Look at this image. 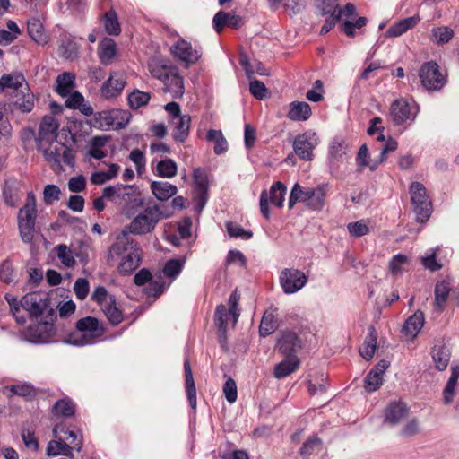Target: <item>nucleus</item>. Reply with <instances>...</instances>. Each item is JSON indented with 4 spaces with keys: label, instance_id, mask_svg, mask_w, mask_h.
<instances>
[{
    "label": "nucleus",
    "instance_id": "603ef678",
    "mask_svg": "<svg viewBox=\"0 0 459 459\" xmlns=\"http://www.w3.org/2000/svg\"><path fill=\"white\" fill-rule=\"evenodd\" d=\"M127 99L130 108L133 109H137L143 106L147 105L151 99V95L148 92L134 90L128 95Z\"/></svg>",
    "mask_w": 459,
    "mask_h": 459
},
{
    "label": "nucleus",
    "instance_id": "bb28decb",
    "mask_svg": "<svg viewBox=\"0 0 459 459\" xmlns=\"http://www.w3.org/2000/svg\"><path fill=\"white\" fill-rule=\"evenodd\" d=\"M418 15L411 16L400 20L393 24L385 32L387 37H399L405 33L407 30L414 28L420 22Z\"/></svg>",
    "mask_w": 459,
    "mask_h": 459
},
{
    "label": "nucleus",
    "instance_id": "8fccbe9b",
    "mask_svg": "<svg viewBox=\"0 0 459 459\" xmlns=\"http://www.w3.org/2000/svg\"><path fill=\"white\" fill-rule=\"evenodd\" d=\"M157 172L160 177L171 178L177 175L178 166L172 159H165L157 164Z\"/></svg>",
    "mask_w": 459,
    "mask_h": 459
},
{
    "label": "nucleus",
    "instance_id": "473e14b6",
    "mask_svg": "<svg viewBox=\"0 0 459 459\" xmlns=\"http://www.w3.org/2000/svg\"><path fill=\"white\" fill-rule=\"evenodd\" d=\"M184 371H185V381H186V392L190 406L193 409L196 407V390L193 372L188 359L184 361Z\"/></svg>",
    "mask_w": 459,
    "mask_h": 459
},
{
    "label": "nucleus",
    "instance_id": "6e6552de",
    "mask_svg": "<svg viewBox=\"0 0 459 459\" xmlns=\"http://www.w3.org/2000/svg\"><path fill=\"white\" fill-rule=\"evenodd\" d=\"M318 144L316 133L307 131L298 134L293 141V149L296 155L302 160L309 161L314 158L313 151Z\"/></svg>",
    "mask_w": 459,
    "mask_h": 459
},
{
    "label": "nucleus",
    "instance_id": "774afa93",
    "mask_svg": "<svg viewBox=\"0 0 459 459\" xmlns=\"http://www.w3.org/2000/svg\"><path fill=\"white\" fill-rule=\"evenodd\" d=\"M195 190L208 189V176L206 171L202 168L194 170Z\"/></svg>",
    "mask_w": 459,
    "mask_h": 459
},
{
    "label": "nucleus",
    "instance_id": "3c124183",
    "mask_svg": "<svg viewBox=\"0 0 459 459\" xmlns=\"http://www.w3.org/2000/svg\"><path fill=\"white\" fill-rule=\"evenodd\" d=\"M10 392V396L18 395L31 400L36 396L35 388L29 384L12 385L6 387Z\"/></svg>",
    "mask_w": 459,
    "mask_h": 459
},
{
    "label": "nucleus",
    "instance_id": "f3484780",
    "mask_svg": "<svg viewBox=\"0 0 459 459\" xmlns=\"http://www.w3.org/2000/svg\"><path fill=\"white\" fill-rule=\"evenodd\" d=\"M389 115L395 126H400L407 120L414 119L411 108L404 99H398L392 102L389 109Z\"/></svg>",
    "mask_w": 459,
    "mask_h": 459
},
{
    "label": "nucleus",
    "instance_id": "dca6fc26",
    "mask_svg": "<svg viewBox=\"0 0 459 459\" xmlns=\"http://www.w3.org/2000/svg\"><path fill=\"white\" fill-rule=\"evenodd\" d=\"M172 53L179 60L186 63V66L196 63L202 56L200 48H193L191 43L184 39L177 41L173 46Z\"/></svg>",
    "mask_w": 459,
    "mask_h": 459
},
{
    "label": "nucleus",
    "instance_id": "f03ea898",
    "mask_svg": "<svg viewBox=\"0 0 459 459\" xmlns=\"http://www.w3.org/2000/svg\"><path fill=\"white\" fill-rule=\"evenodd\" d=\"M76 329L82 333L79 337L70 335L67 342L76 346H84L93 343V340L103 335L105 328L102 324L93 316H86L76 322Z\"/></svg>",
    "mask_w": 459,
    "mask_h": 459
},
{
    "label": "nucleus",
    "instance_id": "9b49d317",
    "mask_svg": "<svg viewBox=\"0 0 459 459\" xmlns=\"http://www.w3.org/2000/svg\"><path fill=\"white\" fill-rule=\"evenodd\" d=\"M307 282L306 274L295 268H285L280 274V284L286 294H293Z\"/></svg>",
    "mask_w": 459,
    "mask_h": 459
},
{
    "label": "nucleus",
    "instance_id": "6e6d98bb",
    "mask_svg": "<svg viewBox=\"0 0 459 459\" xmlns=\"http://www.w3.org/2000/svg\"><path fill=\"white\" fill-rule=\"evenodd\" d=\"M1 78L4 85L6 88L13 89L15 92L24 87L25 78L22 74H4Z\"/></svg>",
    "mask_w": 459,
    "mask_h": 459
},
{
    "label": "nucleus",
    "instance_id": "6ab92c4d",
    "mask_svg": "<svg viewBox=\"0 0 459 459\" xmlns=\"http://www.w3.org/2000/svg\"><path fill=\"white\" fill-rule=\"evenodd\" d=\"M128 231L125 229L122 231V235L119 236L116 242L110 247V255L117 256H124L128 253H131V250L140 249L137 247L136 242L128 237Z\"/></svg>",
    "mask_w": 459,
    "mask_h": 459
},
{
    "label": "nucleus",
    "instance_id": "9d476101",
    "mask_svg": "<svg viewBox=\"0 0 459 459\" xmlns=\"http://www.w3.org/2000/svg\"><path fill=\"white\" fill-rule=\"evenodd\" d=\"M23 309L28 311L31 317L38 318L49 307V299L46 293L30 292L24 295L20 300Z\"/></svg>",
    "mask_w": 459,
    "mask_h": 459
},
{
    "label": "nucleus",
    "instance_id": "1a4fd4ad",
    "mask_svg": "<svg viewBox=\"0 0 459 459\" xmlns=\"http://www.w3.org/2000/svg\"><path fill=\"white\" fill-rule=\"evenodd\" d=\"M286 190V186L278 181L271 186L269 194L266 190L262 191L259 206L260 212L265 219L270 218L269 201L277 207H281Z\"/></svg>",
    "mask_w": 459,
    "mask_h": 459
},
{
    "label": "nucleus",
    "instance_id": "052dcab7",
    "mask_svg": "<svg viewBox=\"0 0 459 459\" xmlns=\"http://www.w3.org/2000/svg\"><path fill=\"white\" fill-rule=\"evenodd\" d=\"M382 382L383 376L371 369L365 377V388L368 392H375L382 385Z\"/></svg>",
    "mask_w": 459,
    "mask_h": 459
},
{
    "label": "nucleus",
    "instance_id": "a878e982",
    "mask_svg": "<svg viewBox=\"0 0 459 459\" xmlns=\"http://www.w3.org/2000/svg\"><path fill=\"white\" fill-rule=\"evenodd\" d=\"M424 323L425 318L423 312L421 310H417L405 321L403 331L406 335L415 338L422 329Z\"/></svg>",
    "mask_w": 459,
    "mask_h": 459
},
{
    "label": "nucleus",
    "instance_id": "ea45409f",
    "mask_svg": "<svg viewBox=\"0 0 459 459\" xmlns=\"http://www.w3.org/2000/svg\"><path fill=\"white\" fill-rule=\"evenodd\" d=\"M101 309L113 325H117L124 320L123 312L117 307L114 297L109 298L108 303L101 307Z\"/></svg>",
    "mask_w": 459,
    "mask_h": 459
},
{
    "label": "nucleus",
    "instance_id": "a18cd8bd",
    "mask_svg": "<svg viewBox=\"0 0 459 459\" xmlns=\"http://www.w3.org/2000/svg\"><path fill=\"white\" fill-rule=\"evenodd\" d=\"M206 137L208 141L214 142V152L216 154H221L227 151L228 143L221 130L210 129Z\"/></svg>",
    "mask_w": 459,
    "mask_h": 459
},
{
    "label": "nucleus",
    "instance_id": "79ce46f5",
    "mask_svg": "<svg viewBox=\"0 0 459 459\" xmlns=\"http://www.w3.org/2000/svg\"><path fill=\"white\" fill-rule=\"evenodd\" d=\"M311 193L313 194L312 188L308 187L303 189L299 184H295L290 195L288 202L289 209H292L297 202L308 203Z\"/></svg>",
    "mask_w": 459,
    "mask_h": 459
},
{
    "label": "nucleus",
    "instance_id": "aec40b11",
    "mask_svg": "<svg viewBox=\"0 0 459 459\" xmlns=\"http://www.w3.org/2000/svg\"><path fill=\"white\" fill-rule=\"evenodd\" d=\"M13 106L22 113H29L34 108V95L30 92L28 83L15 92Z\"/></svg>",
    "mask_w": 459,
    "mask_h": 459
},
{
    "label": "nucleus",
    "instance_id": "2f4dec72",
    "mask_svg": "<svg viewBox=\"0 0 459 459\" xmlns=\"http://www.w3.org/2000/svg\"><path fill=\"white\" fill-rule=\"evenodd\" d=\"M56 91L62 97H67L75 86V75L70 72H63L56 80Z\"/></svg>",
    "mask_w": 459,
    "mask_h": 459
},
{
    "label": "nucleus",
    "instance_id": "a19ab883",
    "mask_svg": "<svg viewBox=\"0 0 459 459\" xmlns=\"http://www.w3.org/2000/svg\"><path fill=\"white\" fill-rule=\"evenodd\" d=\"M191 117L188 115H184L176 118L174 139L178 142H184L189 134Z\"/></svg>",
    "mask_w": 459,
    "mask_h": 459
},
{
    "label": "nucleus",
    "instance_id": "39448f33",
    "mask_svg": "<svg viewBox=\"0 0 459 459\" xmlns=\"http://www.w3.org/2000/svg\"><path fill=\"white\" fill-rule=\"evenodd\" d=\"M103 197L107 199L119 198L125 203H132L133 207H141L143 204L139 193L135 192L134 186L117 184L103 189Z\"/></svg>",
    "mask_w": 459,
    "mask_h": 459
},
{
    "label": "nucleus",
    "instance_id": "c85d7f7f",
    "mask_svg": "<svg viewBox=\"0 0 459 459\" xmlns=\"http://www.w3.org/2000/svg\"><path fill=\"white\" fill-rule=\"evenodd\" d=\"M141 249L131 250L126 255L122 256V261L118 265V271L121 273L128 274L137 269L141 264Z\"/></svg>",
    "mask_w": 459,
    "mask_h": 459
},
{
    "label": "nucleus",
    "instance_id": "37998d69",
    "mask_svg": "<svg viewBox=\"0 0 459 459\" xmlns=\"http://www.w3.org/2000/svg\"><path fill=\"white\" fill-rule=\"evenodd\" d=\"M356 162L359 166V171L361 172L366 167H368L370 170H375L379 163V160H370L368 149L366 144H363L359 147V152L356 156Z\"/></svg>",
    "mask_w": 459,
    "mask_h": 459
},
{
    "label": "nucleus",
    "instance_id": "864d4df0",
    "mask_svg": "<svg viewBox=\"0 0 459 459\" xmlns=\"http://www.w3.org/2000/svg\"><path fill=\"white\" fill-rule=\"evenodd\" d=\"M310 199L308 200L307 205L313 210H320L325 204V187L324 186H318L316 188H312Z\"/></svg>",
    "mask_w": 459,
    "mask_h": 459
},
{
    "label": "nucleus",
    "instance_id": "5fc2aeb1",
    "mask_svg": "<svg viewBox=\"0 0 459 459\" xmlns=\"http://www.w3.org/2000/svg\"><path fill=\"white\" fill-rule=\"evenodd\" d=\"M56 255L61 263L66 267H73L75 260L72 250L65 244H59L55 247Z\"/></svg>",
    "mask_w": 459,
    "mask_h": 459
},
{
    "label": "nucleus",
    "instance_id": "ddd939ff",
    "mask_svg": "<svg viewBox=\"0 0 459 459\" xmlns=\"http://www.w3.org/2000/svg\"><path fill=\"white\" fill-rule=\"evenodd\" d=\"M50 145L43 151V156L48 162L54 163L57 168L61 167V161L65 164L73 166L74 163V155L71 148L67 147L62 143H57Z\"/></svg>",
    "mask_w": 459,
    "mask_h": 459
},
{
    "label": "nucleus",
    "instance_id": "e2e57ef3",
    "mask_svg": "<svg viewBox=\"0 0 459 459\" xmlns=\"http://www.w3.org/2000/svg\"><path fill=\"white\" fill-rule=\"evenodd\" d=\"M228 234L233 238H241L243 239H249L253 237V232L245 230L240 225L229 221L226 223Z\"/></svg>",
    "mask_w": 459,
    "mask_h": 459
},
{
    "label": "nucleus",
    "instance_id": "c756f323",
    "mask_svg": "<svg viewBox=\"0 0 459 459\" xmlns=\"http://www.w3.org/2000/svg\"><path fill=\"white\" fill-rule=\"evenodd\" d=\"M117 53V44L112 39L105 38L98 47V56L102 65H109Z\"/></svg>",
    "mask_w": 459,
    "mask_h": 459
},
{
    "label": "nucleus",
    "instance_id": "cd10ccee",
    "mask_svg": "<svg viewBox=\"0 0 459 459\" xmlns=\"http://www.w3.org/2000/svg\"><path fill=\"white\" fill-rule=\"evenodd\" d=\"M452 289L446 281H439L435 285V307L439 312L445 310L447 299L451 297Z\"/></svg>",
    "mask_w": 459,
    "mask_h": 459
},
{
    "label": "nucleus",
    "instance_id": "680f3d73",
    "mask_svg": "<svg viewBox=\"0 0 459 459\" xmlns=\"http://www.w3.org/2000/svg\"><path fill=\"white\" fill-rule=\"evenodd\" d=\"M316 8L321 15H336L339 7L338 0H316Z\"/></svg>",
    "mask_w": 459,
    "mask_h": 459
},
{
    "label": "nucleus",
    "instance_id": "0eeeda50",
    "mask_svg": "<svg viewBox=\"0 0 459 459\" xmlns=\"http://www.w3.org/2000/svg\"><path fill=\"white\" fill-rule=\"evenodd\" d=\"M422 86L428 91H438L446 84V79L436 62L425 63L420 69Z\"/></svg>",
    "mask_w": 459,
    "mask_h": 459
},
{
    "label": "nucleus",
    "instance_id": "bf43d9fd",
    "mask_svg": "<svg viewBox=\"0 0 459 459\" xmlns=\"http://www.w3.org/2000/svg\"><path fill=\"white\" fill-rule=\"evenodd\" d=\"M48 327H50V325L47 323L37 324L29 327L28 333L30 337L33 338V342H46L48 336L45 332Z\"/></svg>",
    "mask_w": 459,
    "mask_h": 459
},
{
    "label": "nucleus",
    "instance_id": "338daca9",
    "mask_svg": "<svg viewBox=\"0 0 459 459\" xmlns=\"http://www.w3.org/2000/svg\"><path fill=\"white\" fill-rule=\"evenodd\" d=\"M408 263V257L405 255L398 254L389 261L388 268L393 275H397L402 271V266Z\"/></svg>",
    "mask_w": 459,
    "mask_h": 459
},
{
    "label": "nucleus",
    "instance_id": "412c9836",
    "mask_svg": "<svg viewBox=\"0 0 459 459\" xmlns=\"http://www.w3.org/2000/svg\"><path fill=\"white\" fill-rule=\"evenodd\" d=\"M163 91L170 93L173 99L181 98L185 92L183 77L178 73L170 71L163 82Z\"/></svg>",
    "mask_w": 459,
    "mask_h": 459
},
{
    "label": "nucleus",
    "instance_id": "4d7b16f0",
    "mask_svg": "<svg viewBox=\"0 0 459 459\" xmlns=\"http://www.w3.org/2000/svg\"><path fill=\"white\" fill-rule=\"evenodd\" d=\"M368 22V19L366 17H359L355 22L351 20H345L341 24V30L346 34L348 37L355 36V29H361Z\"/></svg>",
    "mask_w": 459,
    "mask_h": 459
},
{
    "label": "nucleus",
    "instance_id": "13d9d810",
    "mask_svg": "<svg viewBox=\"0 0 459 459\" xmlns=\"http://www.w3.org/2000/svg\"><path fill=\"white\" fill-rule=\"evenodd\" d=\"M347 230L351 237L360 238L369 233L368 222L359 220L347 225Z\"/></svg>",
    "mask_w": 459,
    "mask_h": 459
},
{
    "label": "nucleus",
    "instance_id": "7c9ffc66",
    "mask_svg": "<svg viewBox=\"0 0 459 459\" xmlns=\"http://www.w3.org/2000/svg\"><path fill=\"white\" fill-rule=\"evenodd\" d=\"M151 190L155 197L160 201L169 200L174 196L178 188L176 186L163 181H153L151 183Z\"/></svg>",
    "mask_w": 459,
    "mask_h": 459
},
{
    "label": "nucleus",
    "instance_id": "4be33fe9",
    "mask_svg": "<svg viewBox=\"0 0 459 459\" xmlns=\"http://www.w3.org/2000/svg\"><path fill=\"white\" fill-rule=\"evenodd\" d=\"M79 45L71 35H64L59 40L58 54L61 57L73 61L78 57Z\"/></svg>",
    "mask_w": 459,
    "mask_h": 459
},
{
    "label": "nucleus",
    "instance_id": "72a5a7b5",
    "mask_svg": "<svg viewBox=\"0 0 459 459\" xmlns=\"http://www.w3.org/2000/svg\"><path fill=\"white\" fill-rule=\"evenodd\" d=\"M451 357L450 349L445 344L436 345L432 350V359L435 368L439 371H444L449 363Z\"/></svg>",
    "mask_w": 459,
    "mask_h": 459
},
{
    "label": "nucleus",
    "instance_id": "49530a36",
    "mask_svg": "<svg viewBox=\"0 0 459 459\" xmlns=\"http://www.w3.org/2000/svg\"><path fill=\"white\" fill-rule=\"evenodd\" d=\"M105 30L109 35H118L121 32L120 24L114 10H109L103 16Z\"/></svg>",
    "mask_w": 459,
    "mask_h": 459
},
{
    "label": "nucleus",
    "instance_id": "20e7f679",
    "mask_svg": "<svg viewBox=\"0 0 459 459\" xmlns=\"http://www.w3.org/2000/svg\"><path fill=\"white\" fill-rule=\"evenodd\" d=\"M125 115L126 113L120 110H105L96 113L91 123H80L75 125L74 127L91 128V126L93 125L94 126L104 130H108L109 128L121 129L128 123V118L124 120Z\"/></svg>",
    "mask_w": 459,
    "mask_h": 459
},
{
    "label": "nucleus",
    "instance_id": "4468645a",
    "mask_svg": "<svg viewBox=\"0 0 459 459\" xmlns=\"http://www.w3.org/2000/svg\"><path fill=\"white\" fill-rule=\"evenodd\" d=\"M59 123L52 115H45L39 124L36 142L39 149L44 142L53 143L57 138Z\"/></svg>",
    "mask_w": 459,
    "mask_h": 459
},
{
    "label": "nucleus",
    "instance_id": "09e8293b",
    "mask_svg": "<svg viewBox=\"0 0 459 459\" xmlns=\"http://www.w3.org/2000/svg\"><path fill=\"white\" fill-rule=\"evenodd\" d=\"M459 378V366H453L451 368V376L444 389V401L445 403H450L452 402V396L455 392V388Z\"/></svg>",
    "mask_w": 459,
    "mask_h": 459
},
{
    "label": "nucleus",
    "instance_id": "0e129e2a",
    "mask_svg": "<svg viewBox=\"0 0 459 459\" xmlns=\"http://www.w3.org/2000/svg\"><path fill=\"white\" fill-rule=\"evenodd\" d=\"M61 191L60 188L52 184H48L44 187L43 190V200L47 205L54 204V202L60 199Z\"/></svg>",
    "mask_w": 459,
    "mask_h": 459
},
{
    "label": "nucleus",
    "instance_id": "4c0bfd02",
    "mask_svg": "<svg viewBox=\"0 0 459 459\" xmlns=\"http://www.w3.org/2000/svg\"><path fill=\"white\" fill-rule=\"evenodd\" d=\"M377 334L373 325L368 328V334L365 338L362 347L359 349L360 355L367 360H370L376 351Z\"/></svg>",
    "mask_w": 459,
    "mask_h": 459
},
{
    "label": "nucleus",
    "instance_id": "c03bdc74",
    "mask_svg": "<svg viewBox=\"0 0 459 459\" xmlns=\"http://www.w3.org/2000/svg\"><path fill=\"white\" fill-rule=\"evenodd\" d=\"M278 320L273 313L265 312L262 317L259 333L262 336L273 333L278 328Z\"/></svg>",
    "mask_w": 459,
    "mask_h": 459
},
{
    "label": "nucleus",
    "instance_id": "b1692460",
    "mask_svg": "<svg viewBox=\"0 0 459 459\" xmlns=\"http://www.w3.org/2000/svg\"><path fill=\"white\" fill-rule=\"evenodd\" d=\"M310 105L305 101H292L287 117L292 121H307L311 117Z\"/></svg>",
    "mask_w": 459,
    "mask_h": 459
},
{
    "label": "nucleus",
    "instance_id": "f704fd0d",
    "mask_svg": "<svg viewBox=\"0 0 459 459\" xmlns=\"http://www.w3.org/2000/svg\"><path fill=\"white\" fill-rule=\"evenodd\" d=\"M408 413L406 405L403 403H392L385 411V421L391 425L398 424Z\"/></svg>",
    "mask_w": 459,
    "mask_h": 459
},
{
    "label": "nucleus",
    "instance_id": "5701e85b",
    "mask_svg": "<svg viewBox=\"0 0 459 459\" xmlns=\"http://www.w3.org/2000/svg\"><path fill=\"white\" fill-rule=\"evenodd\" d=\"M64 433L67 435L66 439L69 445L76 451H81L82 447V434L81 431L69 430L65 429L63 423L56 424L53 428V436L55 438H58V435Z\"/></svg>",
    "mask_w": 459,
    "mask_h": 459
},
{
    "label": "nucleus",
    "instance_id": "c9c22d12",
    "mask_svg": "<svg viewBox=\"0 0 459 459\" xmlns=\"http://www.w3.org/2000/svg\"><path fill=\"white\" fill-rule=\"evenodd\" d=\"M73 447L64 439L58 437L48 444L47 455L48 456L65 455L73 457Z\"/></svg>",
    "mask_w": 459,
    "mask_h": 459
},
{
    "label": "nucleus",
    "instance_id": "f8f14e48",
    "mask_svg": "<svg viewBox=\"0 0 459 459\" xmlns=\"http://www.w3.org/2000/svg\"><path fill=\"white\" fill-rule=\"evenodd\" d=\"M37 210L22 206L18 214V227L22 240L24 243H32L35 232Z\"/></svg>",
    "mask_w": 459,
    "mask_h": 459
},
{
    "label": "nucleus",
    "instance_id": "423d86ee",
    "mask_svg": "<svg viewBox=\"0 0 459 459\" xmlns=\"http://www.w3.org/2000/svg\"><path fill=\"white\" fill-rule=\"evenodd\" d=\"M240 300V294L235 290L229 298V309L222 304L217 306L215 310V322L221 331L225 332L228 326V319L232 316L233 324L235 325L238 319L239 312L238 310V302Z\"/></svg>",
    "mask_w": 459,
    "mask_h": 459
},
{
    "label": "nucleus",
    "instance_id": "a211bd4d",
    "mask_svg": "<svg viewBox=\"0 0 459 459\" xmlns=\"http://www.w3.org/2000/svg\"><path fill=\"white\" fill-rule=\"evenodd\" d=\"M126 85V78L124 74L118 72H111L106 82L101 87V96L105 99L117 97L122 92Z\"/></svg>",
    "mask_w": 459,
    "mask_h": 459
},
{
    "label": "nucleus",
    "instance_id": "69168bd1",
    "mask_svg": "<svg viewBox=\"0 0 459 459\" xmlns=\"http://www.w3.org/2000/svg\"><path fill=\"white\" fill-rule=\"evenodd\" d=\"M183 264L178 259H170L169 260L164 267L163 273L169 278H174L178 276L182 271Z\"/></svg>",
    "mask_w": 459,
    "mask_h": 459
},
{
    "label": "nucleus",
    "instance_id": "de8ad7c7",
    "mask_svg": "<svg viewBox=\"0 0 459 459\" xmlns=\"http://www.w3.org/2000/svg\"><path fill=\"white\" fill-rule=\"evenodd\" d=\"M454 37V30L446 26L434 28L431 30L430 39L437 45H443L449 42Z\"/></svg>",
    "mask_w": 459,
    "mask_h": 459
},
{
    "label": "nucleus",
    "instance_id": "2eb2a0df",
    "mask_svg": "<svg viewBox=\"0 0 459 459\" xmlns=\"http://www.w3.org/2000/svg\"><path fill=\"white\" fill-rule=\"evenodd\" d=\"M277 347L284 357L297 356L298 351L302 348V341L295 332L283 331L277 340Z\"/></svg>",
    "mask_w": 459,
    "mask_h": 459
},
{
    "label": "nucleus",
    "instance_id": "7ed1b4c3",
    "mask_svg": "<svg viewBox=\"0 0 459 459\" xmlns=\"http://www.w3.org/2000/svg\"><path fill=\"white\" fill-rule=\"evenodd\" d=\"M410 193L417 221L425 222L432 212V204L427 195L425 186L420 182H413L410 186Z\"/></svg>",
    "mask_w": 459,
    "mask_h": 459
},
{
    "label": "nucleus",
    "instance_id": "393cba45",
    "mask_svg": "<svg viewBox=\"0 0 459 459\" xmlns=\"http://www.w3.org/2000/svg\"><path fill=\"white\" fill-rule=\"evenodd\" d=\"M300 360L298 356L285 357V359L278 363L274 368L273 376L278 378H284L298 370Z\"/></svg>",
    "mask_w": 459,
    "mask_h": 459
},
{
    "label": "nucleus",
    "instance_id": "e433bc0d",
    "mask_svg": "<svg viewBox=\"0 0 459 459\" xmlns=\"http://www.w3.org/2000/svg\"><path fill=\"white\" fill-rule=\"evenodd\" d=\"M27 31L29 36L39 45L47 44L48 36L39 20L36 18L29 20L27 22Z\"/></svg>",
    "mask_w": 459,
    "mask_h": 459
},
{
    "label": "nucleus",
    "instance_id": "58836bf2",
    "mask_svg": "<svg viewBox=\"0 0 459 459\" xmlns=\"http://www.w3.org/2000/svg\"><path fill=\"white\" fill-rule=\"evenodd\" d=\"M53 413L57 417L71 418L75 413V404L69 397L59 399L53 405Z\"/></svg>",
    "mask_w": 459,
    "mask_h": 459
},
{
    "label": "nucleus",
    "instance_id": "f257e3e1",
    "mask_svg": "<svg viewBox=\"0 0 459 459\" xmlns=\"http://www.w3.org/2000/svg\"><path fill=\"white\" fill-rule=\"evenodd\" d=\"M168 216L162 211L161 205L149 204L143 212L137 214L125 230L133 235H145L153 231L158 222Z\"/></svg>",
    "mask_w": 459,
    "mask_h": 459
}]
</instances>
